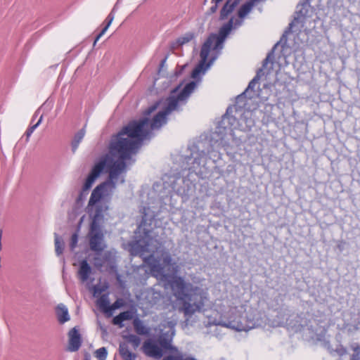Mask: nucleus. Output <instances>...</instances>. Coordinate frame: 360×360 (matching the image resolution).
<instances>
[{
	"instance_id": "obj_1",
	"label": "nucleus",
	"mask_w": 360,
	"mask_h": 360,
	"mask_svg": "<svg viewBox=\"0 0 360 360\" xmlns=\"http://www.w3.org/2000/svg\"><path fill=\"white\" fill-rule=\"evenodd\" d=\"M196 87L195 82H191L179 91L180 86L174 89L166 100V106L160 111L152 120L147 117L154 112L158 103L149 107L144 112L145 117L139 120H132L116 134L112 136L109 145L108 153L103 156L92 167L82 186L83 191H88L97 178L108 165L109 179L98 185L92 191L88 205L99 206L103 212L108 209L97 205L100 200L112 194L115 189L122 174L127 170L126 161L130 160L135 155L145 139H148L153 129H160L167 122V116L174 110H179L181 105L186 104L188 97Z\"/></svg>"
},
{
	"instance_id": "obj_2",
	"label": "nucleus",
	"mask_w": 360,
	"mask_h": 360,
	"mask_svg": "<svg viewBox=\"0 0 360 360\" xmlns=\"http://www.w3.org/2000/svg\"><path fill=\"white\" fill-rule=\"evenodd\" d=\"M169 284L176 298L173 307L185 317H191L204 309L205 302L208 301L206 290L186 281L179 276H171Z\"/></svg>"
},
{
	"instance_id": "obj_3",
	"label": "nucleus",
	"mask_w": 360,
	"mask_h": 360,
	"mask_svg": "<svg viewBox=\"0 0 360 360\" xmlns=\"http://www.w3.org/2000/svg\"><path fill=\"white\" fill-rule=\"evenodd\" d=\"M160 246L161 244L157 239L146 233L142 239L134 243L133 248L142 256L146 252L151 253L149 256L144 257V262L154 277L165 280L170 277L165 272V266L172 265V258L170 253L165 250L160 251V257H155L153 253L158 252Z\"/></svg>"
},
{
	"instance_id": "obj_4",
	"label": "nucleus",
	"mask_w": 360,
	"mask_h": 360,
	"mask_svg": "<svg viewBox=\"0 0 360 360\" xmlns=\"http://www.w3.org/2000/svg\"><path fill=\"white\" fill-rule=\"evenodd\" d=\"M243 24L242 20H234L232 17L229 22L224 24L219 30V34H210L202 46L200 56V61L199 64L193 69L191 73L193 78H197L201 72H205L216 57H213L208 63H207L209 53L211 50L217 51L223 48V44L229 34L233 27L236 28Z\"/></svg>"
},
{
	"instance_id": "obj_5",
	"label": "nucleus",
	"mask_w": 360,
	"mask_h": 360,
	"mask_svg": "<svg viewBox=\"0 0 360 360\" xmlns=\"http://www.w3.org/2000/svg\"><path fill=\"white\" fill-rule=\"evenodd\" d=\"M243 307H231L221 317L217 325L233 329L237 331H248L257 325L254 319L243 316Z\"/></svg>"
},
{
	"instance_id": "obj_6",
	"label": "nucleus",
	"mask_w": 360,
	"mask_h": 360,
	"mask_svg": "<svg viewBox=\"0 0 360 360\" xmlns=\"http://www.w3.org/2000/svg\"><path fill=\"white\" fill-rule=\"evenodd\" d=\"M103 219V210L97 206L96 212L92 217L88 238L91 250L98 253L102 252L107 247L104 240V234L102 231Z\"/></svg>"
},
{
	"instance_id": "obj_7",
	"label": "nucleus",
	"mask_w": 360,
	"mask_h": 360,
	"mask_svg": "<svg viewBox=\"0 0 360 360\" xmlns=\"http://www.w3.org/2000/svg\"><path fill=\"white\" fill-rule=\"evenodd\" d=\"M143 352L150 357L160 359L162 356V349L151 341H146L143 345Z\"/></svg>"
},
{
	"instance_id": "obj_8",
	"label": "nucleus",
	"mask_w": 360,
	"mask_h": 360,
	"mask_svg": "<svg viewBox=\"0 0 360 360\" xmlns=\"http://www.w3.org/2000/svg\"><path fill=\"white\" fill-rule=\"evenodd\" d=\"M68 338V350L70 352L77 351L82 344V338L79 330L75 327L69 331Z\"/></svg>"
},
{
	"instance_id": "obj_9",
	"label": "nucleus",
	"mask_w": 360,
	"mask_h": 360,
	"mask_svg": "<svg viewBox=\"0 0 360 360\" xmlns=\"http://www.w3.org/2000/svg\"><path fill=\"white\" fill-rule=\"evenodd\" d=\"M92 272V269L86 259H83L79 263V268L77 271L79 279L82 283L88 281L89 276Z\"/></svg>"
},
{
	"instance_id": "obj_10",
	"label": "nucleus",
	"mask_w": 360,
	"mask_h": 360,
	"mask_svg": "<svg viewBox=\"0 0 360 360\" xmlns=\"http://www.w3.org/2000/svg\"><path fill=\"white\" fill-rule=\"evenodd\" d=\"M242 0H227L220 11V19L224 20L234 11Z\"/></svg>"
},
{
	"instance_id": "obj_11",
	"label": "nucleus",
	"mask_w": 360,
	"mask_h": 360,
	"mask_svg": "<svg viewBox=\"0 0 360 360\" xmlns=\"http://www.w3.org/2000/svg\"><path fill=\"white\" fill-rule=\"evenodd\" d=\"M171 330H172V335H171L170 338H165L164 336L165 335H160L159 338V343L162 348L166 349H169L174 352H178L177 348L175 347H173L171 344L172 337L174 335V333H175L174 326H172Z\"/></svg>"
},
{
	"instance_id": "obj_12",
	"label": "nucleus",
	"mask_w": 360,
	"mask_h": 360,
	"mask_svg": "<svg viewBox=\"0 0 360 360\" xmlns=\"http://www.w3.org/2000/svg\"><path fill=\"white\" fill-rule=\"evenodd\" d=\"M132 318L133 313L131 311H125L115 316L112 319V323L114 325L119 326L121 328L123 326V321L131 320Z\"/></svg>"
},
{
	"instance_id": "obj_13",
	"label": "nucleus",
	"mask_w": 360,
	"mask_h": 360,
	"mask_svg": "<svg viewBox=\"0 0 360 360\" xmlns=\"http://www.w3.org/2000/svg\"><path fill=\"white\" fill-rule=\"evenodd\" d=\"M56 314L58 321L60 323H64L70 320L68 308L63 304H60L57 306Z\"/></svg>"
},
{
	"instance_id": "obj_14",
	"label": "nucleus",
	"mask_w": 360,
	"mask_h": 360,
	"mask_svg": "<svg viewBox=\"0 0 360 360\" xmlns=\"http://www.w3.org/2000/svg\"><path fill=\"white\" fill-rule=\"evenodd\" d=\"M254 6L250 1L242 5L238 11V20H242L243 22V19L250 13Z\"/></svg>"
},
{
	"instance_id": "obj_15",
	"label": "nucleus",
	"mask_w": 360,
	"mask_h": 360,
	"mask_svg": "<svg viewBox=\"0 0 360 360\" xmlns=\"http://www.w3.org/2000/svg\"><path fill=\"white\" fill-rule=\"evenodd\" d=\"M85 127L86 125H84V127L82 129H81L79 131H77L74 136V138L72 141V148L73 152H75L77 149L80 142L82 141L83 138L85 136Z\"/></svg>"
},
{
	"instance_id": "obj_16",
	"label": "nucleus",
	"mask_w": 360,
	"mask_h": 360,
	"mask_svg": "<svg viewBox=\"0 0 360 360\" xmlns=\"http://www.w3.org/2000/svg\"><path fill=\"white\" fill-rule=\"evenodd\" d=\"M119 350L120 354L124 360H135L136 354L130 352L125 344H121Z\"/></svg>"
},
{
	"instance_id": "obj_17",
	"label": "nucleus",
	"mask_w": 360,
	"mask_h": 360,
	"mask_svg": "<svg viewBox=\"0 0 360 360\" xmlns=\"http://www.w3.org/2000/svg\"><path fill=\"white\" fill-rule=\"evenodd\" d=\"M97 305L104 312H109L110 301L108 294L102 295L97 300Z\"/></svg>"
},
{
	"instance_id": "obj_18",
	"label": "nucleus",
	"mask_w": 360,
	"mask_h": 360,
	"mask_svg": "<svg viewBox=\"0 0 360 360\" xmlns=\"http://www.w3.org/2000/svg\"><path fill=\"white\" fill-rule=\"evenodd\" d=\"M133 325H134L135 331L139 335H146L148 333V328L144 326V324L143 323V322L141 321H140L139 319H136L134 321Z\"/></svg>"
},
{
	"instance_id": "obj_19",
	"label": "nucleus",
	"mask_w": 360,
	"mask_h": 360,
	"mask_svg": "<svg viewBox=\"0 0 360 360\" xmlns=\"http://www.w3.org/2000/svg\"><path fill=\"white\" fill-rule=\"evenodd\" d=\"M101 252H96V255L94 257V264L96 268H101L103 266L105 261L107 260L108 255L110 254V252H106L102 257H101Z\"/></svg>"
},
{
	"instance_id": "obj_20",
	"label": "nucleus",
	"mask_w": 360,
	"mask_h": 360,
	"mask_svg": "<svg viewBox=\"0 0 360 360\" xmlns=\"http://www.w3.org/2000/svg\"><path fill=\"white\" fill-rule=\"evenodd\" d=\"M193 162V166L189 168V169L195 170L198 166H200L201 163L202 158H204L205 156V153L202 152H197L192 154Z\"/></svg>"
},
{
	"instance_id": "obj_21",
	"label": "nucleus",
	"mask_w": 360,
	"mask_h": 360,
	"mask_svg": "<svg viewBox=\"0 0 360 360\" xmlns=\"http://www.w3.org/2000/svg\"><path fill=\"white\" fill-rule=\"evenodd\" d=\"M65 244L63 239L57 234L55 233V250L57 255H60L63 252Z\"/></svg>"
},
{
	"instance_id": "obj_22",
	"label": "nucleus",
	"mask_w": 360,
	"mask_h": 360,
	"mask_svg": "<svg viewBox=\"0 0 360 360\" xmlns=\"http://www.w3.org/2000/svg\"><path fill=\"white\" fill-rule=\"evenodd\" d=\"M194 38V34L192 32H188L184 34L183 36L179 37L176 41V44L177 46H183L185 44L188 43Z\"/></svg>"
},
{
	"instance_id": "obj_23",
	"label": "nucleus",
	"mask_w": 360,
	"mask_h": 360,
	"mask_svg": "<svg viewBox=\"0 0 360 360\" xmlns=\"http://www.w3.org/2000/svg\"><path fill=\"white\" fill-rule=\"evenodd\" d=\"M113 19H114V16L111 13H110L108 15V16L107 17V18L105 19L106 25L103 28L101 32L96 37V39L94 41V45H95L96 43L97 42V41L105 34V32L107 31V30L108 29L109 26L112 23Z\"/></svg>"
},
{
	"instance_id": "obj_24",
	"label": "nucleus",
	"mask_w": 360,
	"mask_h": 360,
	"mask_svg": "<svg viewBox=\"0 0 360 360\" xmlns=\"http://www.w3.org/2000/svg\"><path fill=\"white\" fill-rule=\"evenodd\" d=\"M354 354L351 356V360H360V344L353 343L351 345Z\"/></svg>"
},
{
	"instance_id": "obj_25",
	"label": "nucleus",
	"mask_w": 360,
	"mask_h": 360,
	"mask_svg": "<svg viewBox=\"0 0 360 360\" xmlns=\"http://www.w3.org/2000/svg\"><path fill=\"white\" fill-rule=\"evenodd\" d=\"M94 354H95V356L98 360H105L107 358V355H108L107 349L104 347H101V348L98 349L97 350H96Z\"/></svg>"
},
{
	"instance_id": "obj_26",
	"label": "nucleus",
	"mask_w": 360,
	"mask_h": 360,
	"mask_svg": "<svg viewBox=\"0 0 360 360\" xmlns=\"http://www.w3.org/2000/svg\"><path fill=\"white\" fill-rule=\"evenodd\" d=\"M163 360H193V357L188 356L184 358L182 354L179 353L175 356H167L165 357Z\"/></svg>"
},
{
	"instance_id": "obj_27",
	"label": "nucleus",
	"mask_w": 360,
	"mask_h": 360,
	"mask_svg": "<svg viewBox=\"0 0 360 360\" xmlns=\"http://www.w3.org/2000/svg\"><path fill=\"white\" fill-rule=\"evenodd\" d=\"M42 119H43V116H42V115H41V117H39V119L38 122H37L35 124H34V125H32V126L30 127L27 129V131H26V132H25V135H26V136H27V139H29V137L32 135V133L34 132V131L37 129V127L41 124V121H42Z\"/></svg>"
},
{
	"instance_id": "obj_28",
	"label": "nucleus",
	"mask_w": 360,
	"mask_h": 360,
	"mask_svg": "<svg viewBox=\"0 0 360 360\" xmlns=\"http://www.w3.org/2000/svg\"><path fill=\"white\" fill-rule=\"evenodd\" d=\"M128 342L131 343L134 347H137L140 345V338L135 335H130L128 337Z\"/></svg>"
},
{
	"instance_id": "obj_29",
	"label": "nucleus",
	"mask_w": 360,
	"mask_h": 360,
	"mask_svg": "<svg viewBox=\"0 0 360 360\" xmlns=\"http://www.w3.org/2000/svg\"><path fill=\"white\" fill-rule=\"evenodd\" d=\"M78 243V234L75 233L72 235L70 241V248L71 250H74L77 247Z\"/></svg>"
},
{
	"instance_id": "obj_30",
	"label": "nucleus",
	"mask_w": 360,
	"mask_h": 360,
	"mask_svg": "<svg viewBox=\"0 0 360 360\" xmlns=\"http://www.w3.org/2000/svg\"><path fill=\"white\" fill-rule=\"evenodd\" d=\"M262 70L260 69L257 73V75L250 82L249 84H248V86L246 89V91H248V89H253L255 84L257 83V82L259 81V72H262Z\"/></svg>"
},
{
	"instance_id": "obj_31",
	"label": "nucleus",
	"mask_w": 360,
	"mask_h": 360,
	"mask_svg": "<svg viewBox=\"0 0 360 360\" xmlns=\"http://www.w3.org/2000/svg\"><path fill=\"white\" fill-rule=\"evenodd\" d=\"M121 306H122L121 300H116L112 305H110L109 312L112 311V310L120 308Z\"/></svg>"
},
{
	"instance_id": "obj_32",
	"label": "nucleus",
	"mask_w": 360,
	"mask_h": 360,
	"mask_svg": "<svg viewBox=\"0 0 360 360\" xmlns=\"http://www.w3.org/2000/svg\"><path fill=\"white\" fill-rule=\"evenodd\" d=\"M273 58H274V56H273V53H269L266 56V58L264 59V60L263 61L262 67H263V68H266V65L268 64V63H269V62L272 63Z\"/></svg>"
},
{
	"instance_id": "obj_33",
	"label": "nucleus",
	"mask_w": 360,
	"mask_h": 360,
	"mask_svg": "<svg viewBox=\"0 0 360 360\" xmlns=\"http://www.w3.org/2000/svg\"><path fill=\"white\" fill-rule=\"evenodd\" d=\"M214 4L212 6L208 11L209 14H213L214 13L217 9H218V4L219 3H214Z\"/></svg>"
},
{
	"instance_id": "obj_34",
	"label": "nucleus",
	"mask_w": 360,
	"mask_h": 360,
	"mask_svg": "<svg viewBox=\"0 0 360 360\" xmlns=\"http://www.w3.org/2000/svg\"><path fill=\"white\" fill-rule=\"evenodd\" d=\"M294 24H295V22H294V21H292V22H290V23L289 24V26H288V30L285 31V33H284L285 34H289L290 32H291V31H292V26L294 25Z\"/></svg>"
},
{
	"instance_id": "obj_35",
	"label": "nucleus",
	"mask_w": 360,
	"mask_h": 360,
	"mask_svg": "<svg viewBox=\"0 0 360 360\" xmlns=\"http://www.w3.org/2000/svg\"><path fill=\"white\" fill-rule=\"evenodd\" d=\"M347 354L346 349H345V348L341 349V350L340 352V355H343V354Z\"/></svg>"
},
{
	"instance_id": "obj_36",
	"label": "nucleus",
	"mask_w": 360,
	"mask_h": 360,
	"mask_svg": "<svg viewBox=\"0 0 360 360\" xmlns=\"http://www.w3.org/2000/svg\"><path fill=\"white\" fill-rule=\"evenodd\" d=\"M98 292H101V290H98V288L95 286L94 287V295H96Z\"/></svg>"
},
{
	"instance_id": "obj_37",
	"label": "nucleus",
	"mask_w": 360,
	"mask_h": 360,
	"mask_svg": "<svg viewBox=\"0 0 360 360\" xmlns=\"http://www.w3.org/2000/svg\"><path fill=\"white\" fill-rule=\"evenodd\" d=\"M223 0H212V3H220Z\"/></svg>"
},
{
	"instance_id": "obj_38",
	"label": "nucleus",
	"mask_w": 360,
	"mask_h": 360,
	"mask_svg": "<svg viewBox=\"0 0 360 360\" xmlns=\"http://www.w3.org/2000/svg\"><path fill=\"white\" fill-rule=\"evenodd\" d=\"M124 182V178L123 176H122V177L120 178V183H121V184H123Z\"/></svg>"
},
{
	"instance_id": "obj_39",
	"label": "nucleus",
	"mask_w": 360,
	"mask_h": 360,
	"mask_svg": "<svg viewBox=\"0 0 360 360\" xmlns=\"http://www.w3.org/2000/svg\"><path fill=\"white\" fill-rule=\"evenodd\" d=\"M38 112L39 110L36 111L34 116H33V119L37 116V115L38 114Z\"/></svg>"
},
{
	"instance_id": "obj_40",
	"label": "nucleus",
	"mask_w": 360,
	"mask_h": 360,
	"mask_svg": "<svg viewBox=\"0 0 360 360\" xmlns=\"http://www.w3.org/2000/svg\"><path fill=\"white\" fill-rule=\"evenodd\" d=\"M193 360H196V359H195L194 358H193Z\"/></svg>"
}]
</instances>
